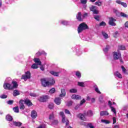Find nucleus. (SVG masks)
Wrapping results in <instances>:
<instances>
[{
  "mask_svg": "<svg viewBox=\"0 0 128 128\" xmlns=\"http://www.w3.org/2000/svg\"><path fill=\"white\" fill-rule=\"evenodd\" d=\"M31 116L32 118H36V116H38V113L36 112V111L34 110H32L31 113Z\"/></svg>",
  "mask_w": 128,
  "mask_h": 128,
  "instance_id": "obj_14",
  "label": "nucleus"
},
{
  "mask_svg": "<svg viewBox=\"0 0 128 128\" xmlns=\"http://www.w3.org/2000/svg\"><path fill=\"white\" fill-rule=\"evenodd\" d=\"M20 91L18 90H14L13 92V96H20Z\"/></svg>",
  "mask_w": 128,
  "mask_h": 128,
  "instance_id": "obj_23",
  "label": "nucleus"
},
{
  "mask_svg": "<svg viewBox=\"0 0 128 128\" xmlns=\"http://www.w3.org/2000/svg\"><path fill=\"white\" fill-rule=\"evenodd\" d=\"M90 10L91 12H94L95 10H96V7L94 6H92L90 7Z\"/></svg>",
  "mask_w": 128,
  "mask_h": 128,
  "instance_id": "obj_37",
  "label": "nucleus"
},
{
  "mask_svg": "<svg viewBox=\"0 0 128 128\" xmlns=\"http://www.w3.org/2000/svg\"><path fill=\"white\" fill-rule=\"evenodd\" d=\"M71 98H72V100H82V96H80L79 95H76V94H72L71 96Z\"/></svg>",
  "mask_w": 128,
  "mask_h": 128,
  "instance_id": "obj_11",
  "label": "nucleus"
},
{
  "mask_svg": "<svg viewBox=\"0 0 128 128\" xmlns=\"http://www.w3.org/2000/svg\"><path fill=\"white\" fill-rule=\"evenodd\" d=\"M4 90H12V84L8 82H4L3 86Z\"/></svg>",
  "mask_w": 128,
  "mask_h": 128,
  "instance_id": "obj_7",
  "label": "nucleus"
},
{
  "mask_svg": "<svg viewBox=\"0 0 128 128\" xmlns=\"http://www.w3.org/2000/svg\"><path fill=\"white\" fill-rule=\"evenodd\" d=\"M24 100H20L19 102L20 108L22 110H24L26 108L24 104Z\"/></svg>",
  "mask_w": 128,
  "mask_h": 128,
  "instance_id": "obj_8",
  "label": "nucleus"
},
{
  "mask_svg": "<svg viewBox=\"0 0 128 128\" xmlns=\"http://www.w3.org/2000/svg\"><path fill=\"white\" fill-rule=\"evenodd\" d=\"M114 76H116L117 78H122V74L118 72H114Z\"/></svg>",
  "mask_w": 128,
  "mask_h": 128,
  "instance_id": "obj_20",
  "label": "nucleus"
},
{
  "mask_svg": "<svg viewBox=\"0 0 128 128\" xmlns=\"http://www.w3.org/2000/svg\"><path fill=\"white\" fill-rule=\"evenodd\" d=\"M110 48V46L108 45L106 46V48L104 49V54H106L108 52V50Z\"/></svg>",
  "mask_w": 128,
  "mask_h": 128,
  "instance_id": "obj_28",
  "label": "nucleus"
},
{
  "mask_svg": "<svg viewBox=\"0 0 128 128\" xmlns=\"http://www.w3.org/2000/svg\"><path fill=\"white\" fill-rule=\"evenodd\" d=\"M88 30V24L84 22L80 24L78 28V34H80V32L83 30Z\"/></svg>",
  "mask_w": 128,
  "mask_h": 128,
  "instance_id": "obj_2",
  "label": "nucleus"
},
{
  "mask_svg": "<svg viewBox=\"0 0 128 128\" xmlns=\"http://www.w3.org/2000/svg\"><path fill=\"white\" fill-rule=\"evenodd\" d=\"M50 74H52V76H58L60 72H56L54 71H50Z\"/></svg>",
  "mask_w": 128,
  "mask_h": 128,
  "instance_id": "obj_25",
  "label": "nucleus"
},
{
  "mask_svg": "<svg viewBox=\"0 0 128 128\" xmlns=\"http://www.w3.org/2000/svg\"><path fill=\"white\" fill-rule=\"evenodd\" d=\"M72 102H69L67 103V104L66 106H72Z\"/></svg>",
  "mask_w": 128,
  "mask_h": 128,
  "instance_id": "obj_57",
  "label": "nucleus"
},
{
  "mask_svg": "<svg viewBox=\"0 0 128 128\" xmlns=\"http://www.w3.org/2000/svg\"><path fill=\"white\" fill-rule=\"evenodd\" d=\"M55 92H56V89L54 88H52L50 90L49 92L50 94H54Z\"/></svg>",
  "mask_w": 128,
  "mask_h": 128,
  "instance_id": "obj_46",
  "label": "nucleus"
},
{
  "mask_svg": "<svg viewBox=\"0 0 128 128\" xmlns=\"http://www.w3.org/2000/svg\"><path fill=\"white\" fill-rule=\"evenodd\" d=\"M106 26V24L104 21H102L101 22H100L99 24L100 26Z\"/></svg>",
  "mask_w": 128,
  "mask_h": 128,
  "instance_id": "obj_40",
  "label": "nucleus"
},
{
  "mask_svg": "<svg viewBox=\"0 0 128 128\" xmlns=\"http://www.w3.org/2000/svg\"><path fill=\"white\" fill-rule=\"evenodd\" d=\"M50 96L47 95L43 96L40 97L39 100L41 102H48V100H49Z\"/></svg>",
  "mask_w": 128,
  "mask_h": 128,
  "instance_id": "obj_6",
  "label": "nucleus"
},
{
  "mask_svg": "<svg viewBox=\"0 0 128 128\" xmlns=\"http://www.w3.org/2000/svg\"><path fill=\"white\" fill-rule=\"evenodd\" d=\"M58 124V120H54L52 122V125L56 126V124Z\"/></svg>",
  "mask_w": 128,
  "mask_h": 128,
  "instance_id": "obj_36",
  "label": "nucleus"
},
{
  "mask_svg": "<svg viewBox=\"0 0 128 128\" xmlns=\"http://www.w3.org/2000/svg\"><path fill=\"white\" fill-rule=\"evenodd\" d=\"M24 104L28 106H32V102H30V100L29 99L26 98L24 100Z\"/></svg>",
  "mask_w": 128,
  "mask_h": 128,
  "instance_id": "obj_10",
  "label": "nucleus"
},
{
  "mask_svg": "<svg viewBox=\"0 0 128 128\" xmlns=\"http://www.w3.org/2000/svg\"><path fill=\"white\" fill-rule=\"evenodd\" d=\"M54 102L58 106H60V104H62V99L60 98H56L54 99Z\"/></svg>",
  "mask_w": 128,
  "mask_h": 128,
  "instance_id": "obj_15",
  "label": "nucleus"
},
{
  "mask_svg": "<svg viewBox=\"0 0 128 128\" xmlns=\"http://www.w3.org/2000/svg\"><path fill=\"white\" fill-rule=\"evenodd\" d=\"M118 48L121 50H126V46H124V45H120L118 46Z\"/></svg>",
  "mask_w": 128,
  "mask_h": 128,
  "instance_id": "obj_35",
  "label": "nucleus"
},
{
  "mask_svg": "<svg viewBox=\"0 0 128 128\" xmlns=\"http://www.w3.org/2000/svg\"><path fill=\"white\" fill-rule=\"evenodd\" d=\"M101 122H103V124H110V122L108 120H101Z\"/></svg>",
  "mask_w": 128,
  "mask_h": 128,
  "instance_id": "obj_32",
  "label": "nucleus"
},
{
  "mask_svg": "<svg viewBox=\"0 0 128 128\" xmlns=\"http://www.w3.org/2000/svg\"><path fill=\"white\" fill-rule=\"evenodd\" d=\"M93 14H98V10L96 9L95 10L94 12H93Z\"/></svg>",
  "mask_w": 128,
  "mask_h": 128,
  "instance_id": "obj_58",
  "label": "nucleus"
},
{
  "mask_svg": "<svg viewBox=\"0 0 128 128\" xmlns=\"http://www.w3.org/2000/svg\"><path fill=\"white\" fill-rule=\"evenodd\" d=\"M116 4H122L124 8H127L128 4H126V3L122 2V1L120 0H116Z\"/></svg>",
  "mask_w": 128,
  "mask_h": 128,
  "instance_id": "obj_13",
  "label": "nucleus"
},
{
  "mask_svg": "<svg viewBox=\"0 0 128 128\" xmlns=\"http://www.w3.org/2000/svg\"><path fill=\"white\" fill-rule=\"evenodd\" d=\"M62 24H64V26H68L69 24V22L68 21L63 20L61 22Z\"/></svg>",
  "mask_w": 128,
  "mask_h": 128,
  "instance_id": "obj_38",
  "label": "nucleus"
},
{
  "mask_svg": "<svg viewBox=\"0 0 128 128\" xmlns=\"http://www.w3.org/2000/svg\"><path fill=\"white\" fill-rule=\"evenodd\" d=\"M110 114L108 111H102L100 112V116H108Z\"/></svg>",
  "mask_w": 128,
  "mask_h": 128,
  "instance_id": "obj_19",
  "label": "nucleus"
},
{
  "mask_svg": "<svg viewBox=\"0 0 128 128\" xmlns=\"http://www.w3.org/2000/svg\"><path fill=\"white\" fill-rule=\"evenodd\" d=\"M54 112H52V114H50L49 120H54Z\"/></svg>",
  "mask_w": 128,
  "mask_h": 128,
  "instance_id": "obj_34",
  "label": "nucleus"
},
{
  "mask_svg": "<svg viewBox=\"0 0 128 128\" xmlns=\"http://www.w3.org/2000/svg\"><path fill=\"white\" fill-rule=\"evenodd\" d=\"M85 116H94V113L91 110H89L85 114Z\"/></svg>",
  "mask_w": 128,
  "mask_h": 128,
  "instance_id": "obj_21",
  "label": "nucleus"
},
{
  "mask_svg": "<svg viewBox=\"0 0 128 128\" xmlns=\"http://www.w3.org/2000/svg\"><path fill=\"white\" fill-rule=\"evenodd\" d=\"M41 84L42 86L46 88V86H54L56 83V81L54 78H50L48 80H46V78H43L40 79Z\"/></svg>",
  "mask_w": 128,
  "mask_h": 128,
  "instance_id": "obj_1",
  "label": "nucleus"
},
{
  "mask_svg": "<svg viewBox=\"0 0 128 128\" xmlns=\"http://www.w3.org/2000/svg\"><path fill=\"white\" fill-rule=\"evenodd\" d=\"M13 110L14 111V112H16V113L20 112V110L18 109V106L13 108Z\"/></svg>",
  "mask_w": 128,
  "mask_h": 128,
  "instance_id": "obj_31",
  "label": "nucleus"
},
{
  "mask_svg": "<svg viewBox=\"0 0 128 128\" xmlns=\"http://www.w3.org/2000/svg\"><path fill=\"white\" fill-rule=\"evenodd\" d=\"M114 22H116V20L114 19L112 17L109 18L108 24H110V26H116V24Z\"/></svg>",
  "mask_w": 128,
  "mask_h": 128,
  "instance_id": "obj_4",
  "label": "nucleus"
},
{
  "mask_svg": "<svg viewBox=\"0 0 128 128\" xmlns=\"http://www.w3.org/2000/svg\"><path fill=\"white\" fill-rule=\"evenodd\" d=\"M102 35L103 36L104 38H108V35L104 31L102 32Z\"/></svg>",
  "mask_w": 128,
  "mask_h": 128,
  "instance_id": "obj_30",
  "label": "nucleus"
},
{
  "mask_svg": "<svg viewBox=\"0 0 128 128\" xmlns=\"http://www.w3.org/2000/svg\"><path fill=\"white\" fill-rule=\"evenodd\" d=\"M81 54H82V51L80 50H79L78 51L76 52L77 56H80Z\"/></svg>",
  "mask_w": 128,
  "mask_h": 128,
  "instance_id": "obj_59",
  "label": "nucleus"
},
{
  "mask_svg": "<svg viewBox=\"0 0 128 128\" xmlns=\"http://www.w3.org/2000/svg\"><path fill=\"white\" fill-rule=\"evenodd\" d=\"M76 19L78 22H82V12H78L76 15Z\"/></svg>",
  "mask_w": 128,
  "mask_h": 128,
  "instance_id": "obj_12",
  "label": "nucleus"
},
{
  "mask_svg": "<svg viewBox=\"0 0 128 128\" xmlns=\"http://www.w3.org/2000/svg\"><path fill=\"white\" fill-rule=\"evenodd\" d=\"M99 102H100L101 103L104 102V98H102V96H100L99 98Z\"/></svg>",
  "mask_w": 128,
  "mask_h": 128,
  "instance_id": "obj_53",
  "label": "nucleus"
},
{
  "mask_svg": "<svg viewBox=\"0 0 128 128\" xmlns=\"http://www.w3.org/2000/svg\"><path fill=\"white\" fill-rule=\"evenodd\" d=\"M60 116L62 118H64V116H66L64 115V112H60Z\"/></svg>",
  "mask_w": 128,
  "mask_h": 128,
  "instance_id": "obj_55",
  "label": "nucleus"
},
{
  "mask_svg": "<svg viewBox=\"0 0 128 128\" xmlns=\"http://www.w3.org/2000/svg\"><path fill=\"white\" fill-rule=\"evenodd\" d=\"M66 92L64 89H61V94L59 95L60 98H64L66 96Z\"/></svg>",
  "mask_w": 128,
  "mask_h": 128,
  "instance_id": "obj_17",
  "label": "nucleus"
},
{
  "mask_svg": "<svg viewBox=\"0 0 128 128\" xmlns=\"http://www.w3.org/2000/svg\"><path fill=\"white\" fill-rule=\"evenodd\" d=\"M112 120H113V124H114L116 122V117H113Z\"/></svg>",
  "mask_w": 128,
  "mask_h": 128,
  "instance_id": "obj_62",
  "label": "nucleus"
},
{
  "mask_svg": "<svg viewBox=\"0 0 128 128\" xmlns=\"http://www.w3.org/2000/svg\"><path fill=\"white\" fill-rule=\"evenodd\" d=\"M13 124H14V126H22V124L20 122H13Z\"/></svg>",
  "mask_w": 128,
  "mask_h": 128,
  "instance_id": "obj_24",
  "label": "nucleus"
},
{
  "mask_svg": "<svg viewBox=\"0 0 128 128\" xmlns=\"http://www.w3.org/2000/svg\"><path fill=\"white\" fill-rule=\"evenodd\" d=\"M45 54L46 55V53L44 51H42V52H40L36 53V56H42V54Z\"/></svg>",
  "mask_w": 128,
  "mask_h": 128,
  "instance_id": "obj_27",
  "label": "nucleus"
},
{
  "mask_svg": "<svg viewBox=\"0 0 128 128\" xmlns=\"http://www.w3.org/2000/svg\"><path fill=\"white\" fill-rule=\"evenodd\" d=\"M6 119L8 122H12L14 118L10 114H8L6 116Z\"/></svg>",
  "mask_w": 128,
  "mask_h": 128,
  "instance_id": "obj_16",
  "label": "nucleus"
},
{
  "mask_svg": "<svg viewBox=\"0 0 128 128\" xmlns=\"http://www.w3.org/2000/svg\"><path fill=\"white\" fill-rule=\"evenodd\" d=\"M88 2V0H80V3L82 4H86Z\"/></svg>",
  "mask_w": 128,
  "mask_h": 128,
  "instance_id": "obj_48",
  "label": "nucleus"
},
{
  "mask_svg": "<svg viewBox=\"0 0 128 128\" xmlns=\"http://www.w3.org/2000/svg\"><path fill=\"white\" fill-rule=\"evenodd\" d=\"M94 20H98V22L100 20V16L95 15V16H94Z\"/></svg>",
  "mask_w": 128,
  "mask_h": 128,
  "instance_id": "obj_41",
  "label": "nucleus"
},
{
  "mask_svg": "<svg viewBox=\"0 0 128 128\" xmlns=\"http://www.w3.org/2000/svg\"><path fill=\"white\" fill-rule=\"evenodd\" d=\"M0 98H8V96L6 94H2L0 96Z\"/></svg>",
  "mask_w": 128,
  "mask_h": 128,
  "instance_id": "obj_56",
  "label": "nucleus"
},
{
  "mask_svg": "<svg viewBox=\"0 0 128 128\" xmlns=\"http://www.w3.org/2000/svg\"><path fill=\"white\" fill-rule=\"evenodd\" d=\"M34 62L36 64H37L38 66H42V62H40V60L38 58H34Z\"/></svg>",
  "mask_w": 128,
  "mask_h": 128,
  "instance_id": "obj_18",
  "label": "nucleus"
},
{
  "mask_svg": "<svg viewBox=\"0 0 128 128\" xmlns=\"http://www.w3.org/2000/svg\"><path fill=\"white\" fill-rule=\"evenodd\" d=\"M84 116H86V114L84 115L83 114H80L78 115V118L82 120H86V118L84 117Z\"/></svg>",
  "mask_w": 128,
  "mask_h": 128,
  "instance_id": "obj_22",
  "label": "nucleus"
},
{
  "mask_svg": "<svg viewBox=\"0 0 128 128\" xmlns=\"http://www.w3.org/2000/svg\"><path fill=\"white\" fill-rule=\"evenodd\" d=\"M31 68L34 70H36V68H38V64H34L31 66Z\"/></svg>",
  "mask_w": 128,
  "mask_h": 128,
  "instance_id": "obj_39",
  "label": "nucleus"
},
{
  "mask_svg": "<svg viewBox=\"0 0 128 128\" xmlns=\"http://www.w3.org/2000/svg\"><path fill=\"white\" fill-rule=\"evenodd\" d=\"M30 96H34V98H36V94L34 93H30Z\"/></svg>",
  "mask_w": 128,
  "mask_h": 128,
  "instance_id": "obj_60",
  "label": "nucleus"
},
{
  "mask_svg": "<svg viewBox=\"0 0 128 128\" xmlns=\"http://www.w3.org/2000/svg\"><path fill=\"white\" fill-rule=\"evenodd\" d=\"M8 104L12 105L14 104V100H9L7 102Z\"/></svg>",
  "mask_w": 128,
  "mask_h": 128,
  "instance_id": "obj_51",
  "label": "nucleus"
},
{
  "mask_svg": "<svg viewBox=\"0 0 128 128\" xmlns=\"http://www.w3.org/2000/svg\"><path fill=\"white\" fill-rule=\"evenodd\" d=\"M62 122H63V124L66 122V116L62 117Z\"/></svg>",
  "mask_w": 128,
  "mask_h": 128,
  "instance_id": "obj_63",
  "label": "nucleus"
},
{
  "mask_svg": "<svg viewBox=\"0 0 128 128\" xmlns=\"http://www.w3.org/2000/svg\"><path fill=\"white\" fill-rule=\"evenodd\" d=\"M76 76H78V78H80L82 76V74H80V72L77 71L76 72Z\"/></svg>",
  "mask_w": 128,
  "mask_h": 128,
  "instance_id": "obj_47",
  "label": "nucleus"
},
{
  "mask_svg": "<svg viewBox=\"0 0 128 128\" xmlns=\"http://www.w3.org/2000/svg\"><path fill=\"white\" fill-rule=\"evenodd\" d=\"M94 90L95 92H97L98 94H102L100 91V90H98V86L95 85L94 86Z\"/></svg>",
  "mask_w": 128,
  "mask_h": 128,
  "instance_id": "obj_26",
  "label": "nucleus"
},
{
  "mask_svg": "<svg viewBox=\"0 0 128 128\" xmlns=\"http://www.w3.org/2000/svg\"><path fill=\"white\" fill-rule=\"evenodd\" d=\"M87 16H88V14L84 13L82 16V20H84V18H86Z\"/></svg>",
  "mask_w": 128,
  "mask_h": 128,
  "instance_id": "obj_50",
  "label": "nucleus"
},
{
  "mask_svg": "<svg viewBox=\"0 0 128 128\" xmlns=\"http://www.w3.org/2000/svg\"><path fill=\"white\" fill-rule=\"evenodd\" d=\"M122 58V54L120 52H113V58L114 60H116L120 58Z\"/></svg>",
  "mask_w": 128,
  "mask_h": 128,
  "instance_id": "obj_5",
  "label": "nucleus"
},
{
  "mask_svg": "<svg viewBox=\"0 0 128 128\" xmlns=\"http://www.w3.org/2000/svg\"><path fill=\"white\" fill-rule=\"evenodd\" d=\"M12 86L11 85V88L12 90H14V88H18V82L16 81L13 80L12 82Z\"/></svg>",
  "mask_w": 128,
  "mask_h": 128,
  "instance_id": "obj_9",
  "label": "nucleus"
},
{
  "mask_svg": "<svg viewBox=\"0 0 128 128\" xmlns=\"http://www.w3.org/2000/svg\"><path fill=\"white\" fill-rule=\"evenodd\" d=\"M86 127L90 128H94V126H92V123L88 124L86 125Z\"/></svg>",
  "mask_w": 128,
  "mask_h": 128,
  "instance_id": "obj_45",
  "label": "nucleus"
},
{
  "mask_svg": "<svg viewBox=\"0 0 128 128\" xmlns=\"http://www.w3.org/2000/svg\"><path fill=\"white\" fill-rule=\"evenodd\" d=\"M86 102V100L84 99H82L80 102V106H82Z\"/></svg>",
  "mask_w": 128,
  "mask_h": 128,
  "instance_id": "obj_54",
  "label": "nucleus"
},
{
  "mask_svg": "<svg viewBox=\"0 0 128 128\" xmlns=\"http://www.w3.org/2000/svg\"><path fill=\"white\" fill-rule=\"evenodd\" d=\"M124 26L125 28H128V22H126L124 24Z\"/></svg>",
  "mask_w": 128,
  "mask_h": 128,
  "instance_id": "obj_64",
  "label": "nucleus"
},
{
  "mask_svg": "<svg viewBox=\"0 0 128 128\" xmlns=\"http://www.w3.org/2000/svg\"><path fill=\"white\" fill-rule=\"evenodd\" d=\"M37 128H46V126H44V124H42L38 126Z\"/></svg>",
  "mask_w": 128,
  "mask_h": 128,
  "instance_id": "obj_61",
  "label": "nucleus"
},
{
  "mask_svg": "<svg viewBox=\"0 0 128 128\" xmlns=\"http://www.w3.org/2000/svg\"><path fill=\"white\" fill-rule=\"evenodd\" d=\"M70 92L71 94H76L78 92V90L76 88H72L70 90Z\"/></svg>",
  "mask_w": 128,
  "mask_h": 128,
  "instance_id": "obj_29",
  "label": "nucleus"
},
{
  "mask_svg": "<svg viewBox=\"0 0 128 128\" xmlns=\"http://www.w3.org/2000/svg\"><path fill=\"white\" fill-rule=\"evenodd\" d=\"M78 86L84 88V82H78Z\"/></svg>",
  "mask_w": 128,
  "mask_h": 128,
  "instance_id": "obj_44",
  "label": "nucleus"
},
{
  "mask_svg": "<svg viewBox=\"0 0 128 128\" xmlns=\"http://www.w3.org/2000/svg\"><path fill=\"white\" fill-rule=\"evenodd\" d=\"M48 108H50V110H52V108H54V104H52V103H50V104H48Z\"/></svg>",
  "mask_w": 128,
  "mask_h": 128,
  "instance_id": "obj_42",
  "label": "nucleus"
},
{
  "mask_svg": "<svg viewBox=\"0 0 128 128\" xmlns=\"http://www.w3.org/2000/svg\"><path fill=\"white\" fill-rule=\"evenodd\" d=\"M96 6H102V2L98 1L95 2Z\"/></svg>",
  "mask_w": 128,
  "mask_h": 128,
  "instance_id": "obj_33",
  "label": "nucleus"
},
{
  "mask_svg": "<svg viewBox=\"0 0 128 128\" xmlns=\"http://www.w3.org/2000/svg\"><path fill=\"white\" fill-rule=\"evenodd\" d=\"M120 16H123V18H128V15L122 12H120Z\"/></svg>",
  "mask_w": 128,
  "mask_h": 128,
  "instance_id": "obj_49",
  "label": "nucleus"
},
{
  "mask_svg": "<svg viewBox=\"0 0 128 128\" xmlns=\"http://www.w3.org/2000/svg\"><path fill=\"white\" fill-rule=\"evenodd\" d=\"M110 108H111L112 112H114V114H116V108H114L112 106H110Z\"/></svg>",
  "mask_w": 128,
  "mask_h": 128,
  "instance_id": "obj_43",
  "label": "nucleus"
},
{
  "mask_svg": "<svg viewBox=\"0 0 128 128\" xmlns=\"http://www.w3.org/2000/svg\"><path fill=\"white\" fill-rule=\"evenodd\" d=\"M121 68H122V71L123 72H124V74H126V68L124 66H122Z\"/></svg>",
  "mask_w": 128,
  "mask_h": 128,
  "instance_id": "obj_52",
  "label": "nucleus"
},
{
  "mask_svg": "<svg viewBox=\"0 0 128 128\" xmlns=\"http://www.w3.org/2000/svg\"><path fill=\"white\" fill-rule=\"evenodd\" d=\"M30 78V71H27L26 72L25 74L22 75L21 80H26Z\"/></svg>",
  "mask_w": 128,
  "mask_h": 128,
  "instance_id": "obj_3",
  "label": "nucleus"
}]
</instances>
